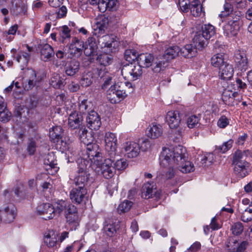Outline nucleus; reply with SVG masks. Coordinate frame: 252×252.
Segmentation results:
<instances>
[{
	"label": "nucleus",
	"instance_id": "nucleus-1",
	"mask_svg": "<svg viewBox=\"0 0 252 252\" xmlns=\"http://www.w3.org/2000/svg\"><path fill=\"white\" fill-rule=\"evenodd\" d=\"M159 160L161 166L168 165L176 166L183 173H190L195 170L193 163L187 159L186 149L180 145L175 147L169 146L162 148Z\"/></svg>",
	"mask_w": 252,
	"mask_h": 252
},
{
	"label": "nucleus",
	"instance_id": "nucleus-2",
	"mask_svg": "<svg viewBox=\"0 0 252 252\" xmlns=\"http://www.w3.org/2000/svg\"><path fill=\"white\" fill-rule=\"evenodd\" d=\"M242 13L240 11H236L230 14H220L219 16L223 18L224 22L222 27L224 34L228 37H233L237 35L239 31L241 23Z\"/></svg>",
	"mask_w": 252,
	"mask_h": 252
},
{
	"label": "nucleus",
	"instance_id": "nucleus-3",
	"mask_svg": "<svg viewBox=\"0 0 252 252\" xmlns=\"http://www.w3.org/2000/svg\"><path fill=\"white\" fill-rule=\"evenodd\" d=\"M93 162L89 158L85 157L78 159V169L74 179V182L76 186L86 188L91 182L88 167H89Z\"/></svg>",
	"mask_w": 252,
	"mask_h": 252
},
{
	"label": "nucleus",
	"instance_id": "nucleus-4",
	"mask_svg": "<svg viewBox=\"0 0 252 252\" xmlns=\"http://www.w3.org/2000/svg\"><path fill=\"white\" fill-rule=\"evenodd\" d=\"M244 157V153L240 150L237 151L233 157V172L239 179L248 176L252 170L250 163L243 159Z\"/></svg>",
	"mask_w": 252,
	"mask_h": 252
},
{
	"label": "nucleus",
	"instance_id": "nucleus-5",
	"mask_svg": "<svg viewBox=\"0 0 252 252\" xmlns=\"http://www.w3.org/2000/svg\"><path fill=\"white\" fill-rule=\"evenodd\" d=\"M81 141L86 145V158H88L92 161L94 162L99 161L100 158V152L99 147L95 143H92L93 137L90 133L83 130L79 135Z\"/></svg>",
	"mask_w": 252,
	"mask_h": 252
},
{
	"label": "nucleus",
	"instance_id": "nucleus-6",
	"mask_svg": "<svg viewBox=\"0 0 252 252\" xmlns=\"http://www.w3.org/2000/svg\"><path fill=\"white\" fill-rule=\"evenodd\" d=\"M131 86L128 82L115 84L111 85L107 91V98L111 103H117L124 99L127 95L125 86Z\"/></svg>",
	"mask_w": 252,
	"mask_h": 252
},
{
	"label": "nucleus",
	"instance_id": "nucleus-7",
	"mask_svg": "<svg viewBox=\"0 0 252 252\" xmlns=\"http://www.w3.org/2000/svg\"><path fill=\"white\" fill-rule=\"evenodd\" d=\"M180 53V48L178 46H171L166 49L163 55L164 61H159L156 62L152 68L153 70L155 72H159L164 67L165 62H168L176 58Z\"/></svg>",
	"mask_w": 252,
	"mask_h": 252
},
{
	"label": "nucleus",
	"instance_id": "nucleus-8",
	"mask_svg": "<svg viewBox=\"0 0 252 252\" xmlns=\"http://www.w3.org/2000/svg\"><path fill=\"white\" fill-rule=\"evenodd\" d=\"M100 155L101 158L99 161H98V162H93L92 164L99 166L98 167L100 169V173L105 178H111L115 174V167L113 166V161L111 159L107 158L105 159L102 163H100L102 158L101 153Z\"/></svg>",
	"mask_w": 252,
	"mask_h": 252
},
{
	"label": "nucleus",
	"instance_id": "nucleus-9",
	"mask_svg": "<svg viewBox=\"0 0 252 252\" xmlns=\"http://www.w3.org/2000/svg\"><path fill=\"white\" fill-rule=\"evenodd\" d=\"M121 73L124 77L135 80L142 75V69L138 63H130L122 67Z\"/></svg>",
	"mask_w": 252,
	"mask_h": 252
},
{
	"label": "nucleus",
	"instance_id": "nucleus-10",
	"mask_svg": "<svg viewBox=\"0 0 252 252\" xmlns=\"http://www.w3.org/2000/svg\"><path fill=\"white\" fill-rule=\"evenodd\" d=\"M116 37L113 34L105 35L98 40V42L100 44L102 51L108 53L112 52V47L114 48L117 44L116 40Z\"/></svg>",
	"mask_w": 252,
	"mask_h": 252
},
{
	"label": "nucleus",
	"instance_id": "nucleus-11",
	"mask_svg": "<svg viewBox=\"0 0 252 252\" xmlns=\"http://www.w3.org/2000/svg\"><path fill=\"white\" fill-rule=\"evenodd\" d=\"M28 5L25 0H11L10 13L13 15H25L27 12Z\"/></svg>",
	"mask_w": 252,
	"mask_h": 252
},
{
	"label": "nucleus",
	"instance_id": "nucleus-12",
	"mask_svg": "<svg viewBox=\"0 0 252 252\" xmlns=\"http://www.w3.org/2000/svg\"><path fill=\"white\" fill-rule=\"evenodd\" d=\"M38 215L42 216L43 219L49 220L55 217V210L52 205L50 203H43L38 205L36 208Z\"/></svg>",
	"mask_w": 252,
	"mask_h": 252
},
{
	"label": "nucleus",
	"instance_id": "nucleus-13",
	"mask_svg": "<svg viewBox=\"0 0 252 252\" xmlns=\"http://www.w3.org/2000/svg\"><path fill=\"white\" fill-rule=\"evenodd\" d=\"M156 185L154 183L147 182L142 186L141 189V197L144 199H149L155 195L159 198L160 192L156 191Z\"/></svg>",
	"mask_w": 252,
	"mask_h": 252
},
{
	"label": "nucleus",
	"instance_id": "nucleus-14",
	"mask_svg": "<svg viewBox=\"0 0 252 252\" xmlns=\"http://www.w3.org/2000/svg\"><path fill=\"white\" fill-rule=\"evenodd\" d=\"M165 119L167 124L171 129H176L180 125L181 117L178 111H168Z\"/></svg>",
	"mask_w": 252,
	"mask_h": 252
},
{
	"label": "nucleus",
	"instance_id": "nucleus-15",
	"mask_svg": "<svg viewBox=\"0 0 252 252\" xmlns=\"http://www.w3.org/2000/svg\"><path fill=\"white\" fill-rule=\"evenodd\" d=\"M16 207L13 204H9L0 211V219L7 223L12 222L16 216Z\"/></svg>",
	"mask_w": 252,
	"mask_h": 252
},
{
	"label": "nucleus",
	"instance_id": "nucleus-16",
	"mask_svg": "<svg viewBox=\"0 0 252 252\" xmlns=\"http://www.w3.org/2000/svg\"><path fill=\"white\" fill-rule=\"evenodd\" d=\"M53 208L56 214H61L64 212L65 214L68 211H73L75 210V206L69 202L63 200H58L52 205Z\"/></svg>",
	"mask_w": 252,
	"mask_h": 252
},
{
	"label": "nucleus",
	"instance_id": "nucleus-17",
	"mask_svg": "<svg viewBox=\"0 0 252 252\" xmlns=\"http://www.w3.org/2000/svg\"><path fill=\"white\" fill-rule=\"evenodd\" d=\"M123 149L128 158H135L140 153V148L138 143L133 141H127L123 145Z\"/></svg>",
	"mask_w": 252,
	"mask_h": 252
},
{
	"label": "nucleus",
	"instance_id": "nucleus-18",
	"mask_svg": "<svg viewBox=\"0 0 252 252\" xmlns=\"http://www.w3.org/2000/svg\"><path fill=\"white\" fill-rule=\"evenodd\" d=\"M87 193L86 188H73L70 192V198L73 202L80 204L84 201Z\"/></svg>",
	"mask_w": 252,
	"mask_h": 252
},
{
	"label": "nucleus",
	"instance_id": "nucleus-19",
	"mask_svg": "<svg viewBox=\"0 0 252 252\" xmlns=\"http://www.w3.org/2000/svg\"><path fill=\"white\" fill-rule=\"evenodd\" d=\"M236 65L242 71H246L249 66L246 54L244 51L238 50L235 54Z\"/></svg>",
	"mask_w": 252,
	"mask_h": 252
},
{
	"label": "nucleus",
	"instance_id": "nucleus-20",
	"mask_svg": "<svg viewBox=\"0 0 252 252\" xmlns=\"http://www.w3.org/2000/svg\"><path fill=\"white\" fill-rule=\"evenodd\" d=\"M87 126L92 130H97L101 125L100 116L95 111H91L86 118Z\"/></svg>",
	"mask_w": 252,
	"mask_h": 252
},
{
	"label": "nucleus",
	"instance_id": "nucleus-21",
	"mask_svg": "<svg viewBox=\"0 0 252 252\" xmlns=\"http://www.w3.org/2000/svg\"><path fill=\"white\" fill-rule=\"evenodd\" d=\"M85 48L84 42L78 39L76 37H74L69 47V53L74 56H80Z\"/></svg>",
	"mask_w": 252,
	"mask_h": 252
},
{
	"label": "nucleus",
	"instance_id": "nucleus-22",
	"mask_svg": "<svg viewBox=\"0 0 252 252\" xmlns=\"http://www.w3.org/2000/svg\"><path fill=\"white\" fill-rule=\"evenodd\" d=\"M117 139L115 134L112 132H107L105 135V149L110 154H114L117 147Z\"/></svg>",
	"mask_w": 252,
	"mask_h": 252
},
{
	"label": "nucleus",
	"instance_id": "nucleus-23",
	"mask_svg": "<svg viewBox=\"0 0 252 252\" xmlns=\"http://www.w3.org/2000/svg\"><path fill=\"white\" fill-rule=\"evenodd\" d=\"M226 245L229 248L227 252H243L246 248L247 243L243 241L239 244L236 239L231 238L228 240Z\"/></svg>",
	"mask_w": 252,
	"mask_h": 252
},
{
	"label": "nucleus",
	"instance_id": "nucleus-24",
	"mask_svg": "<svg viewBox=\"0 0 252 252\" xmlns=\"http://www.w3.org/2000/svg\"><path fill=\"white\" fill-rule=\"evenodd\" d=\"M97 49V40L94 37H90L86 41L84 53L87 56H94Z\"/></svg>",
	"mask_w": 252,
	"mask_h": 252
},
{
	"label": "nucleus",
	"instance_id": "nucleus-25",
	"mask_svg": "<svg viewBox=\"0 0 252 252\" xmlns=\"http://www.w3.org/2000/svg\"><path fill=\"white\" fill-rule=\"evenodd\" d=\"M57 238V234L53 230H49L44 234V242L48 247L56 249L59 244Z\"/></svg>",
	"mask_w": 252,
	"mask_h": 252
},
{
	"label": "nucleus",
	"instance_id": "nucleus-26",
	"mask_svg": "<svg viewBox=\"0 0 252 252\" xmlns=\"http://www.w3.org/2000/svg\"><path fill=\"white\" fill-rule=\"evenodd\" d=\"M162 132V127L159 124H152L147 128V136L151 139L158 138L161 136Z\"/></svg>",
	"mask_w": 252,
	"mask_h": 252
},
{
	"label": "nucleus",
	"instance_id": "nucleus-27",
	"mask_svg": "<svg viewBox=\"0 0 252 252\" xmlns=\"http://www.w3.org/2000/svg\"><path fill=\"white\" fill-rule=\"evenodd\" d=\"M83 121L81 114L74 112L71 113L68 118V125L71 129H76L80 127Z\"/></svg>",
	"mask_w": 252,
	"mask_h": 252
},
{
	"label": "nucleus",
	"instance_id": "nucleus-28",
	"mask_svg": "<svg viewBox=\"0 0 252 252\" xmlns=\"http://www.w3.org/2000/svg\"><path fill=\"white\" fill-rule=\"evenodd\" d=\"M154 57L151 54H141L138 56L137 63L141 67H149L154 62Z\"/></svg>",
	"mask_w": 252,
	"mask_h": 252
},
{
	"label": "nucleus",
	"instance_id": "nucleus-29",
	"mask_svg": "<svg viewBox=\"0 0 252 252\" xmlns=\"http://www.w3.org/2000/svg\"><path fill=\"white\" fill-rule=\"evenodd\" d=\"M220 75L221 79L228 80L233 75V68L232 65L228 63H225L223 65L219 68Z\"/></svg>",
	"mask_w": 252,
	"mask_h": 252
},
{
	"label": "nucleus",
	"instance_id": "nucleus-30",
	"mask_svg": "<svg viewBox=\"0 0 252 252\" xmlns=\"http://www.w3.org/2000/svg\"><path fill=\"white\" fill-rule=\"evenodd\" d=\"M207 40L200 32H197L192 39L194 47L198 50L202 49L207 45Z\"/></svg>",
	"mask_w": 252,
	"mask_h": 252
},
{
	"label": "nucleus",
	"instance_id": "nucleus-31",
	"mask_svg": "<svg viewBox=\"0 0 252 252\" xmlns=\"http://www.w3.org/2000/svg\"><path fill=\"white\" fill-rule=\"evenodd\" d=\"M66 221L72 228L76 229L79 225V218L78 215L77 208L75 206V210L73 211H68L65 214Z\"/></svg>",
	"mask_w": 252,
	"mask_h": 252
},
{
	"label": "nucleus",
	"instance_id": "nucleus-32",
	"mask_svg": "<svg viewBox=\"0 0 252 252\" xmlns=\"http://www.w3.org/2000/svg\"><path fill=\"white\" fill-rule=\"evenodd\" d=\"M108 19L104 15H100L95 19V30L98 31L99 33H103L108 25Z\"/></svg>",
	"mask_w": 252,
	"mask_h": 252
},
{
	"label": "nucleus",
	"instance_id": "nucleus-33",
	"mask_svg": "<svg viewBox=\"0 0 252 252\" xmlns=\"http://www.w3.org/2000/svg\"><path fill=\"white\" fill-rule=\"evenodd\" d=\"M11 117V112L7 109L4 98L0 96V121L7 122Z\"/></svg>",
	"mask_w": 252,
	"mask_h": 252
},
{
	"label": "nucleus",
	"instance_id": "nucleus-34",
	"mask_svg": "<svg viewBox=\"0 0 252 252\" xmlns=\"http://www.w3.org/2000/svg\"><path fill=\"white\" fill-rule=\"evenodd\" d=\"M71 30L68 26L64 25L59 29V41L62 43H67L71 37Z\"/></svg>",
	"mask_w": 252,
	"mask_h": 252
},
{
	"label": "nucleus",
	"instance_id": "nucleus-35",
	"mask_svg": "<svg viewBox=\"0 0 252 252\" xmlns=\"http://www.w3.org/2000/svg\"><path fill=\"white\" fill-rule=\"evenodd\" d=\"M237 95V92L226 89L222 94V100L225 104L232 105Z\"/></svg>",
	"mask_w": 252,
	"mask_h": 252
},
{
	"label": "nucleus",
	"instance_id": "nucleus-36",
	"mask_svg": "<svg viewBox=\"0 0 252 252\" xmlns=\"http://www.w3.org/2000/svg\"><path fill=\"white\" fill-rule=\"evenodd\" d=\"M54 54V50L49 44H44L41 45L40 55L44 61H49Z\"/></svg>",
	"mask_w": 252,
	"mask_h": 252
},
{
	"label": "nucleus",
	"instance_id": "nucleus-37",
	"mask_svg": "<svg viewBox=\"0 0 252 252\" xmlns=\"http://www.w3.org/2000/svg\"><path fill=\"white\" fill-rule=\"evenodd\" d=\"M63 135V129L61 126H54L49 130V137L54 142H58Z\"/></svg>",
	"mask_w": 252,
	"mask_h": 252
},
{
	"label": "nucleus",
	"instance_id": "nucleus-38",
	"mask_svg": "<svg viewBox=\"0 0 252 252\" xmlns=\"http://www.w3.org/2000/svg\"><path fill=\"white\" fill-rule=\"evenodd\" d=\"M196 49L192 44H187L180 49V55L186 58H191L196 55Z\"/></svg>",
	"mask_w": 252,
	"mask_h": 252
},
{
	"label": "nucleus",
	"instance_id": "nucleus-39",
	"mask_svg": "<svg viewBox=\"0 0 252 252\" xmlns=\"http://www.w3.org/2000/svg\"><path fill=\"white\" fill-rule=\"evenodd\" d=\"M191 14L194 17L204 16L205 12L202 10V6L198 0L194 1L189 6Z\"/></svg>",
	"mask_w": 252,
	"mask_h": 252
},
{
	"label": "nucleus",
	"instance_id": "nucleus-40",
	"mask_svg": "<svg viewBox=\"0 0 252 252\" xmlns=\"http://www.w3.org/2000/svg\"><path fill=\"white\" fill-rule=\"evenodd\" d=\"M80 63L76 60H71L65 66V73L68 76H73L75 74L79 69Z\"/></svg>",
	"mask_w": 252,
	"mask_h": 252
},
{
	"label": "nucleus",
	"instance_id": "nucleus-41",
	"mask_svg": "<svg viewBox=\"0 0 252 252\" xmlns=\"http://www.w3.org/2000/svg\"><path fill=\"white\" fill-rule=\"evenodd\" d=\"M211 64L215 67L218 68L221 67L225 63L224 55L222 53H218L214 55L211 59Z\"/></svg>",
	"mask_w": 252,
	"mask_h": 252
},
{
	"label": "nucleus",
	"instance_id": "nucleus-42",
	"mask_svg": "<svg viewBox=\"0 0 252 252\" xmlns=\"http://www.w3.org/2000/svg\"><path fill=\"white\" fill-rule=\"evenodd\" d=\"M44 163L45 165H49L51 168L53 169L55 172L58 171L56 157L54 153H49L46 156Z\"/></svg>",
	"mask_w": 252,
	"mask_h": 252
},
{
	"label": "nucleus",
	"instance_id": "nucleus-43",
	"mask_svg": "<svg viewBox=\"0 0 252 252\" xmlns=\"http://www.w3.org/2000/svg\"><path fill=\"white\" fill-rule=\"evenodd\" d=\"M28 74L30 75V76L27 83H26L24 86V89L25 90H29L31 89L34 85H36V82H39V80H38L36 78V74L34 70L32 69L29 70Z\"/></svg>",
	"mask_w": 252,
	"mask_h": 252
},
{
	"label": "nucleus",
	"instance_id": "nucleus-44",
	"mask_svg": "<svg viewBox=\"0 0 252 252\" xmlns=\"http://www.w3.org/2000/svg\"><path fill=\"white\" fill-rule=\"evenodd\" d=\"M97 62L102 65L107 66L113 62L112 56L108 53H104L99 54L97 58Z\"/></svg>",
	"mask_w": 252,
	"mask_h": 252
},
{
	"label": "nucleus",
	"instance_id": "nucleus-45",
	"mask_svg": "<svg viewBox=\"0 0 252 252\" xmlns=\"http://www.w3.org/2000/svg\"><path fill=\"white\" fill-rule=\"evenodd\" d=\"M24 186L22 184H20L14 190L9 192L7 190H5L3 192V195L5 198H9L10 196H13V193L17 197H21L23 195Z\"/></svg>",
	"mask_w": 252,
	"mask_h": 252
},
{
	"label": "nucleus",
	"instance_id": "nucleus-46",
	"mask_svg": "<svg viewBox=\"0 0 252 252\" xmlns=\"http://www.w3.org/2000/svg\"><path fill=\"white\" fill-rule=\"evenodd\" d=\"M201 32L208 40L215 35L216 30L213 25L206 24L202 27V32Z\"/></svg>",
	"mask_w": 252,
	"mask_h": 252
},
{
	"label": "nucleus",
	"instance_id": "nucleus-47",
	"mask_svg": "<svg viewBox=\"0 0 252 252\" xmlns=\"http://www.w3.org/2000/svg\"><path fill=\"white\" fill-rule=\"evenodd\" d=\"M93 73L87 72L84 73L80 81V85L83 87H88L93 83Z\"/></svg>",
	"mask_w": 252,
	"mask_h": 252
},
{
	"label": "nucleus",
	"instance_id": "nucleus-48",
	"mask_svg": "<svg viewBox=\"0 0 252 252\" xmlns=\"http://www.w3.org/2000/svg\"><path fill=\"white\" fill-rule=\"evenodd\" d=\"M241 220L245 222L252 220V201L251 203L242 213Z\"/></svg>",
	"mask_w": 252,
	"mask_h": 252
},
{
	"label": "nucleus",
	"instance_id": "nucleus-49",
	"mask_svg": "<svg viewBox=\"0 0 252 252\" xmlns=\"http://www.w3.org/2000/svg\"><path fill=\"white\" fill-rule=\"evenodd\" d=\"M132 202L126 200L119 204L118 207V211L119 213H124L128 212L132 206Z\"/></svg>",
	"mask_w": 252,
	"mask_h": 252
},
{
	"label": "nucleus",
	"instance_id": "nucleus-50",
	"mask_svg": "<svg viewBox=\"0 0 252 252\" xmlns=\"http://www.w3.org/2000/svg\"><path fill=\"white\" fill-rule=\"evenodd\" d=\"M128 165L126 160L124 158L117 160L115 163H113V166L115 167V171L116 170L122 171L125 169Z\"/></svg>",
	"mask_w": 252,
	"mask_h": 252
},
{
	"label": "nucleus",
	"instance_id": "nucleus-51",
	"mask_svg": "<svg viewBox=\"0 0 252 252\" xmlns=\"http://www.w3.org/2000/svg\"><path fill=\"white\" fill-rule=\"evenodd\" d=\"M199 118L196 115H191L187 119V125L189 128L195 127L199 124Z\"/></svg>",
	"mask_w": 252,
	"mask_h": 252
},
{
	"label": "nucleus",
	"instance_id": "nucleus-52",
	"mask_svg": "<svg viewBox=\"0 0 252 252\" xmlns=\"http://www.w3.org/2000/svg\"><path fill=\"white\" fill-rule=\"evenodd\" d=\"M243 229L244 226L240 222H237L233 224L231 228L232 233L235 235L241 234L243 231Z\"/></svg>",
	"mask_w": 252,
	"mask_h": 252
},
{
	"label": "nucleus",
	"instance_id": "nucleus-53",
	"mask_svg": "<svg viewBox=\"0 0 252 252\" xmlns=\"http://www.w3.org/2000/svg\"><path fill=\"white\" fill-rule=\"evenodd\" d=\"M90 103L87 99L83 100L81 103L78 104V109L79 114L85 113L89 111V107L90 106Z\"/></svg>",
	"mask_w": 252,
	"mask_h": 252
},
{
	"label": "nucleus",
	"instance_id": "nucleus-54",
	"mask_svg": "<svg viewBox=\"0 0 252 252\" xmlns=\"http://www.w3.org/2000/svg\"><path fill=\"white\" fill-rule=\"evenodd\" d=\"M18 30V26L14 25L11 26L7 31H5L3 32V36L8 39V41H10L12 40L13 38L11 37V36L8 37V35H14Z\"/></svg>",
	"mask_w": 252,
	"mask_h": 252
},
{
	"label": "nucleus",
	"instance_id": "nucleus-55",
	"mask_svg": "<svg viewBox=\"0 0 252 252\" xmlns=\"http://www.w3.org/2000/svg\"><path fill=\"white\" fill-rule=\"evenodd\" d=\"M137 53L134 50H127L125 53V59L128 62L134 61L135 59L137 60Z\"/></svg>",
	"mask_w": 252,
	"mask_h": 252
},
{
	"label": "nucleus",
	"instance_id": "nucleus-56",
	"mask_svg": "<svg viewBox=\"0 0 252 252\" xmlns=\"http://www.w3.org/2000/svg\"><path fill=\"white\" fill-rule=\"evenodd\" d=\"M30 56V55L28 53L20 52L18 54L16 57V61L18 63H20L21 62L20 59L21 57H23L22 64L25 65L27 63Z\"/></svg>",
	"mask_w": 252,
	"mask_h": 252
},
{
	"label": "nucleus",
	"instance_id": "nucleus-57",
	"mask_svg": "<svg viewBox=\"0 0 252 252\" xmlns=\"http://www.w3.org/2000/svg\"><path fill=\"white\" fill-rule=\"evenodd\" d=\"M233 140H229L224 142L221 146H219L218 147V150L222 153H224L231 148Z\"/></svg>",
	"mask_w": 252,
	"mask_h": 252
},
{
	"label": "nucleus",
	"instance_id": "nucleus-58",
	"mask_svg": "<svg viewBox=\"0 0 252 252\" xmlns=\"http://www.w3.org/2000/svg\"><path fill=\"white\" fill-rule=\"evenodd\" d=\"M163 167H169L168 171L166 172L165 175V178L167 179H171L175 176V175L176 173V171H177L176 169H177V168H176V166H171L170 165H168L166 166H163Z\"/></svg>",
	"mask_w": 252,
	"mask_h": 252
},
{
	"label": "nucleus",
	"instance_id": "nucleus-59",
	"mask_svg": "<svg viewBox=\"0 0 252 252\" xmlns=\"http://www.w3.org/2000/svg\"><path fill=\"white\" fill-rule=\"evenodd\" d=\"M229 124V120L226 116H221L218 121L217 125L220 128H223Z\"/></svg>",
	"mask_w": 252,
	"mask_h": 252
},
{
	"label": "nucleus",
	"instance_id": "nucleus-60",
	"mask_svg": "<svg viewBox=\"0 0 252 252\" xmlns=\"http://www.w3.org/2000/svg\"><path fill=\"white\" fill-rule=\"evenodd\" d=\"M104 230L106 234L110 237L113 236L116 232V227L111 224H107L104 227Z\"/></svg>",
	"mask_w": 252,
	"mask_h": 252
},
{
	"label": "nucleus",
	"instance_id": "nucleus-61",
	"mask_svg": "<svg viewBox=\"0 0 252 252\" xmlns=\"http://www.w3.org/2000/svg\"><path fill=\"white\" fill-rule=\"evenodd\" d=\"M189 4V0H179V5L181 10L183 12H187L188 11V10L189 8V6L190 5Z\"/></svg>",
	"mask_w": 252,
	"mask_h": 252
},
{
	"label": "nucleus",
	"instance_id": "nucleus-62",
	"mask_svg": "<svg viewBox=\"0 0 252 252\" xmlns=\"http://www.w3.org/2000/svg\"><path fill=\"white\" fill-rule=\"evenodd\" d=\"M106 3V10L112 11L116 9L118 2L117 0H107Z\"/></svg>",
	"mask_w": 252,
	"mask_h": 252
},
{
	"label": "nucleus",
	"instance_id": "nucleus-63",
	"mask_svg": "<svg viewBox=\"0 0 252 252\" xmlns=\"http://www.w3.org/2000/svg\"><path fill=\"white\" fill-rule=\"evenodd\" d=\"M214 161V155L212 153L207 154L201 159L202 164H204L208 161L209 163H212Z\"/></svg>",
	"mask_w": 252,
	"mask_h": 252
},
{
	"label": "nucleus",
	"instance_id": "nucleus-64",
	"mask_svg": "<svg viewBox=\"0 0 252 252\" xmlns=\"http://www.w3.org/2000/svg\"><path fill=\"white\" fill-rule=\"evenodd\" d=\"M201 248V244L199 242H195L188 249V252H196Z\"/></svg>",
	"mask_w": 252,
	"mask_h": 252
}]
</instances>
